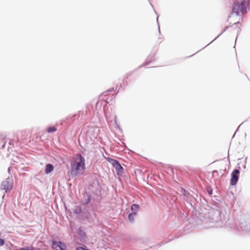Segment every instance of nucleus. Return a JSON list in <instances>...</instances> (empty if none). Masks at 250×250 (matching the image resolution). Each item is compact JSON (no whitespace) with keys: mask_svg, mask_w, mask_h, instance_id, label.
<instances>
[{"mask_svg":"<svg viewBox=\"0 0 250 250\" xmlns=\"http://www.w3.org/2000/svg\"><path fill=\"white\" fill-rule=\"evenodd\" d=\"M85 230L86 228L84 227H80L77 229V234L79 236L80 241L82 242H85L88 239Z\"/></svg>","mask_w":250,"mask_h":250,"instance_id":"11","label":"nucleus"},{"mask_svg":"<svg viewBox=\"0 0 250 250\" xmlns=\"http://www.w3.org/2000/svg\"><path fill=\"white\" fill-rule=\"evenodd\" d=\"M219 174H221V177H223L224 176V172H225V170H223V169H220L219 171Z\"/></svg>","mask_w":250,"mask_h":250,"instance_id":"33","label":"nucleus"},{"mask_svg":"<svg viewBox=\"0 0 250 250\" xmlns=\"http://www.w3.org/2000/svg\"><path fill=\"white\" fill-rule=\"evenodd\" d=\"M173 239V238L169 239L168 240V241H166L164 242H161V243H159L158 245H157L156 246H157L158 247H160L164 245V244L167 243L168 242L172 241Z\"/></svg>","mask_w":250,"mask_h":250,"instance_id":"28","label":"nucleus"},{"mask_svg":"<svg viewBox=\"0 0 250 250\" xmlns=\"http://www.w3.org/2000/svg\"><path fill=\"white\" fill-rule=\"evenodd\" d=\"M250 9V0H242L238 1L235 0L232 7L231 14H235L237 16H240L241 14L247 13Z\"/></svg>","mask_w":250,"mask_h":250,"instance_id":"4","label":"nucleus"},{"mask_svg":"<svg viewBox=\"0 0 250 250\" xmlns=\"http://www.w3.org/2000/svg\"><path fill=\"white\" fill-rule=\"evenodd\" d=\"M115 124H116V119L115 120Z\"/></svg>","mask_w":250,"mask_h":250,"instance_id":"43","label":"nucleus"},{"mask_svg":"<svg viewBox=\"0 0 250 250\" xmlns=\"http://www.w3.org/2000/svg\"><path fill=\"white\" fill-rule=\"evenodd\" d=\"M152 67H148V68H151ZM154 67H156V66H155Z\"/></svg>","mask_w":250,"mask_h":250,"instance_id":"42","label":"nucleus"},{"mask_svg":"<svg viewBox=\"0 0 250 250\" xmlns=\"http://www.w3.org/2000/svg\"><path fill=\"white\" fill-rule=\"evenodd\" d=\"M83 200L82 201L81 204L84 206L76 205L73 209V212L74 214L78 215V218L82 221H85L88 223H92L94 219L88 209V205L92 201V195L89 192L84 191L83 193Z\"/></svg>","mask_w":250,"mask_h":250,"instance_id":"1","label":"nucleus"},{"mask_svg":"<svg viewBox=\"0 0 250 250\" xmlns=\"http://www.w3.org/2000/svg\"><path fill=\"white\" fill-rule=\"evenodd\" d=\"M9 169H10V168H8V170L9 172Z\"/></svg>","mask_w":250,"mask_h":250,"instance_id":"47","label":"nucleus"},{"mask_svg":"<svg viewBox=\"0 0 250 250\" xmlns=\"http://www.w3.org/2000/svg\"><path fill=\"white\" fill-rule=\"evenodd\" d=\"M8 145L10 146H14V141L13 140H9V141L8 142Z\"/></svg>","mask_w":250,"mask_h":250,"instance_id":"35","label":"nucleus"},{"mask_svg":"<svg viewBox=\"0 0 250 250\" xmlns=\"http://www.w3.org/2000/svg\"><path fill=\"white\" fill-rule=\"evenodd\" d=\"M101 98L102 100H98L96 103L95 108L97 111H98L99 110H101L103 105L104 106L103 109L104 110V108L106 105V103H105V102L104 101L102 97Z\"/></svg>","mask_w":250,"mask_h":250,"instance_id":"15","label":"nucleus"},{"mask_svg":"<svg viewBox=\"0 0 250 250\" xmlns=\"http://www.w3.org/2000/svg\"><path fill=\"white\" fill-rule=\"evenodd\" d=\"M9 149H10V148H9V147H8V151H9Z\"/></svg>","mask_w":250,"mask_h":250,"instance_id":"44","label":"nucleus"},{"mask_svg":"<svg viewBox=\"0 0 250 250\" xmlns=\"http://www.w3.org/2000/svg\"><path fill=\"white\" fill-rule=\"evenodd\" d=\"M245 76L246 77V78H247L248 80H249V77H248V75H247L246 74H245Z\"/></svg>","mask_w":250,"mask_h":250,"instance_id":"40","label":"nucleus"},{"mask_svg":"<svg viewBox=\"0 0 250 250\" xmlns=\"http://www.w3.org/2000/svg\"><path fill=\"white\" fill-rule=\"evenodd\" d=\"M215 174L217 176H219V172L217 170H213L212 172V176L213 177L215 176Z\"/></svg>","mask_w":250,"mask_h":250,"instance_id":"32","label":"nucleus"},{"mask_svg":"<svg viewBox=\"0 0 250 250\" xmlns=\"http://www.w3.org/2000/svg\"><path fill=\"white\" fill-rule=\"evenodd\" d=\"M130 208L131 212H135L137 214L138 212L141 210V207L139 204H133L130 206Z\"/></svg>","mask_w":250,"mask_h":250,"instance_id":"17","label":"nucleus"},{"mask_svg":"<svg viewBox=\"0 0 250 250\" xmlns=\"http://www.w3.org/2000/svg\"><path fill=\"white\" fill-rule=\"evenodd\" d=\"M57 130V128L55 126H52V125L49 126L46 129V131L48 133L54 132L56 131Z\"/></svg>","mask_w":250,"mask_h":250,"instance_id":"24","label":"nucleus"},{"mask_svg":"<svg viewBox=\"0 0 250 250\" xmlns=\"http://www.w3.org/2000/svg\"><path fill=\"white\" fill-rule=\"evenodd\" d=\"M209 221L216 225V227L222 228L229 227L232 228V220H227V217L219 209H217L210 213Z\"/></svg>","mask_w":250,"mask_h":250,"instance_id":"3","label":"nucleus"},{"mask_svg":"<svg viewBox=\"0 0 250 250\" xmlns=\"http://www.w3.org/2000/svg\"><path fill=\"white\" fill-rule=\"evenodd\" d=\"M241 125H242V124H241V125H240L237 127V128L236 129V131H235V132L234 133V135H233V136L232 138H233V137H234V135H235L236 132L237 131H238V129H239V128L240 126Z\"/></svg>","mask_w":250,"mask_h":250,"instance_id":"39","label":"nucleus"},{"mask_svg":"<svg viewBox=\"0 0 250 250\" xmlns=\"http://www.w3.org/2000/svg\"><path fill=\"white\" fill-rule=\"evenodd\" d=\"M192 56H193V54H192V55H190V57H192Z\"/></svg>","mask_w":250,"mask_h":250,"instance_id":"46","label":"nucleus"},{"mask_svg":"<svg viewBox=\"0 0 250 250\" xmlns=\"http://www.w3.org/2000/svg\"><path fill=\"white\" fill-rule=\"evenodd\" d=\"M247 159H248V158H247V157H246V158H245V164H244V166H243V168H244V169H245V168H246V163H247Z\"/></svg>","mask_w":250,"mask_h":250,"instance_id":"37","label":"nucleus"},{"mask_svg":"<svg viewBox=\"0 0 250 250\" xmlns=\"http://www.w3.org/2000/svg\"><path fill=\"white\" fill-rule=\"evenodd\" d=\"M136 215L137 214L135 212H130L127 216L128 221L131 223H134L135 220L134 218Z\"/></svg>","mask_w":250,"mask_h":250,"instance_id":"21","label":"nucleus"},{"mask_svg":"<svg viewBox=\"0 0 250 250\" xmlns=\"http://www.w3.org/2000/svg\"><path fill=\"white\" fill-rule=\"evenodd\" d=\"M13 188V182L10 181L9 177L3 181L0 185V189L4 190L5 192L10 191Z\"/></svg>","mask_w":250,"mask_h":250,"instance_id":"10","label":"nucleus"},{"mask_svg":"<svg viewBox=\"0 0 250 250\" xmlns=\"http://www.w3.org/2000/svg\"><path fill=\"white\" fill-rule=\"evenodd\" d=\"M240 24V21H238L234 23H233L232 26L234 25H235L236 26H237L238 25H239Z\"/></svg>","mask_w":250,"mask_h":250,"instance_id":"38","label":"nucleus"},{"mask_svg":"<svg viewBox=\"0 0 250 250\" xmlns=\"http://www.w3.org/2000/svg\"><path fill=\"white\" fill-rule=\"evenodd\" d=\"M115 91L116 90L114 89V87L110 88L109 89H108L106 92L103 93L102 94V96H106L109 92H112Z\"/></svg>","mask_w":250,"mask_h":250,"instance_id":"25","label":"nucleus"},{"mask_svg":"<svg viewBox=\"0 0 250 250\" xmlns=\"http://www.w3.org/2000/svg\"><path fill=\"white\" fill-rule=\"evenodd\" d=\"M155 53L154 52H151L146 58V61L143 63V64L139 66L137 69H140L144 66H146L150 64L151 62H154L155 60Z\"/></svg>","mask_w":250,"mask_h":250,"instance_id":"13","label":"nucleus"},{"mask_svg":"<svg viewBox=\"0 0 250 250\" xmlns=\"http://www.w3.org/2000/svg\"><path fill=\"white\" fill-rule=\"evenodd\" d=\"M157 25H158V32H159V34H161V30H160V24H159V23L158 22V17H157Z\"/></svg>","mask_w":250,"mask_h":250,"instance_id":"34","label":"nucleus"},{"mask_svg":"<svg viewBox=\"0 0 250 250\" xmlns=\"http://www.w3.org/2000/svg\"><path fill=\"white\" fill-rule=\"evenodd\" d=\"M6 137L5 136H1V143H2V145L1 146V148H4L6 144Z\"/></svg>","mask_w":250,"mask_h":250,"instance_id":"26","label":"nucleus"},{"mask_svg":"<svg viewBox=\"0 0 250 250\" xmlns=\"http://www.w3.org/2000/svg\"><path fill=\"white\" fill-rule=\"evenodd\" d=\"M229 18H230V15H229L228 17Z\"/></svg>","mask_w":250,"mask_h":250,"instance_id":"41","label":"nucleus"},{"mask_svg":"<svg viewBox=\"0 0 250 250\" xmlns=\"http://www.w3.org/2000/svg\"><path fill=\"white\" fill-rule=\"evenodd\" d=\"M86 160L82 153H77L70 161V176L72 178L80 177L84 175L86 169Z\"/></svg>","mask_w":250,"mask_h":250,"instance_id":"2","label":"nucleus"},{"mask_svg":"<svg viewBox=\"0 0 250 250\" xmlns=\"http://www.w3.org/2000/svg\"><path fill=\"white\" fill-rule=\"evenodd\" d=\"M205 190L209 196H212L213 194V190L210 185H206L205 187Z\"/></svg>","mask_w":250,"mask_h":250,"instance_id":"18","label":"nucleus"},{"mask_svg":"<svg viewBox=\"0 0 250 250\" xmlns=\"http://www.w3.org/2000/svg\"><path fill=\"white\" fill-rule=\"evenodd\" d=\"M76 250H90L86 246H83L81 247H78L76 248Z\"/></svg>","mask_w":250,"mask_h":250,"instance_id":"27","label":"nucleus"},{"mask_svg":"<svg viewBox=\"0 0 250 250\" xmlns=\"http://www.w3.org/2000/svg\"><path fill=\"white\" fill-rule=\"evenodd\" d=\"M240 31H241V28L240 27H239L238 28V30H237V35H238L240 33ZM237 37H238V35H237V37L235 39V41H236V40L237 39Z\"/></svg>","mask_w":250,"mask_h":250,"instance_id":"36","label":"nucleus"},{"mask_svg":"<svg viewBox=\"0 0 250 250\" xmlns=\"http://www.w3.org/2000/svg\"><path fill=\"white\" fill-rule=\"evenodd\" d=\"M17 250H41V249L39 248L34 247L32 246H28L20 248Z\"/></svg>","mask_w":250,"mask_h":250,"instance_id":"19","label":"nucleus"},{"mask_svg":"<svg viewBox=\"0 0 250 250\" xmlns=\"http://www.w3.org/2000/svg\"><path fill=\"white\" fill-rule=\"evenodd\" d=\"M83 111H80L78 113L68 116L64 120L61 121V124L66 127H68L76 120H78L80 117V114H83Z\"/></svg>","mask_w":250,"mask_h":250,"instance_id":"6","label":"nucleus"},{"mask_svg":"<svg viewBox=\"0 0 250 250\" xmlns=\"http://www.w3.org/2000/svg\"><path fill=\"white\" fill-rule=\"evenodd\" d=\"M122 87V83H118L116 87L115 90L117 91L116 93H118Z\"/></svg>","mask_w":250,"mask_h":250,"instance_id":"29","label":"nucleus"},{"mask_svg":"<svg viewBox=\"0 0 250 250\" xmlns=\"http://www.w3.org/2000/svg\"><path fill=\"white\" fill-rule=\"evenodd\" d=\"M200 200H201V203L203 204H206V203H208L206 199L204 197H203V196H202V199L200 198Z\"/></svg>","mask_w":250,"mask_h":250,"instance_id":"30","label":"nucleus"},{"mask_svg":"<svg viewBox=\"0 0 250 250\" xmlns=\"http://www.w3.org/2000/svg\"><path fill=\"white\" fill-rule=\"evenodd\" d=\"M101 198L95 199V198H93L92 203L90 204L89 209L91 211L93 212V215L94 217H96V214L95 213V211L98 209L99 207L101 205Z\"/></svg>","mask_w":250,"mask_h":250,"instance_id":"12","label":"nucleus"},{"mask_svg":"<svg viewBox=\"0 0 250 250\" xmlns=\"http://www.w3.org/2000/svg\"><path fill=\"white\" fill-rule=\"evenodd\" d=\"M51 246L53 250H66L65 243L61 240L57 241L54 239L50 240Z\"/></svg>","mask_w":250,"mask_h":250,"instance_id":"9","label":"nucleus"},{"mask_svg":"<svg viewBox=\"0 0 250 250\" xmlns=\"http://www.w3.org/2000/svg\"><path fill=\"white\" fill-rule=\"evenodd\" d=\"M5 239L0 238V247L4 246L5 244Z\"/></svg>","mask_w":250,"mask_h":250,"instance_id":"31","label":"nucleus"},{"mask_svg":"<svg viewBox=\"0 0 250 250\" xmlns=\"http://www.w3.org/2000/svg\"><path fill=\"white\" fill-rule=\"evenodd\" d=\"M229 26H227L225 27V28L223 29V30L213 40H212L211 42H210L209 43L207 44L205 47H204L202 49H204L205 47L213 42L214 41H215L218 38H219L223 33H224L225 32H226L229 27Z\"/></svg>","mask_w":250,"mask_h":250,"instance_id":"22","label":"nucleus"},{"mask_svg":"<svg viewBox=\"0 0 250 250\" xmlns=\"http://www.w3.org/2000/svg\"><path fill=\"white\" fill-rule=\"evenodd\" d=\"M54 169V166L52 164L48 163L45 166L44 172L45 174L47 175L53 172Z\"/></svg>","mask_w":250,"mask_h":250,"instance_id":"16","label":"nucleus"},{"mask_svg":"<svg viewBox=\"0 0 250 250\" xmlns=\"http://www.w3.org/2000/svg\"><path fill=\"white\" fill-rule=\"evenodd\" d=\"M180 191L183 197L191 195L188 190H187L184 188H182Z\"/></svg>","mask_w":250,"mask_h":250,"instance_id":"23","label":"nucleus"},{"mask_svg":"<svg viewBox=\"0 0 250 250\" xmlns=\"http://www.w3.org/2000/svg\"><path fill=\"white\" fill-rule=\"evenodd\" d=\"M138 69H137V68L136 69H135V70H134L133 71H130L128 73H127L126 74V75L124 77V79H123V83H125L126 85H127V79L130 77L131 76L133 73L134 72H135L136 70H138Z\"/></svg>","mask_w":250,"mask_h":250,"instance_id":"20","label":"nucleus"},{"mask_svg":"<svg viewBox=\"0 0 250 250\" xmlns=\"http://www.w3.org/2000/svg\"><path fill=\"white\" fill-rule=\"evenodd\" d=\"M117 95V93H114L111 95L108 94L106 96H102L101 95V98L102 97L106 103H110L112 104L114 102V99Z\"/></svg>","mask_w":250,"mask_h":250,"instance_id":"14","label":"nucleus"},{"mask_svg":"<svg viewBox=\"0 0 250 250\" xmlns=\"http://www.w3.org/2000/svg\"><path fill=\"white\" fill-rule=\"evenodd\" d=\"M183 200L186 202V207L189 210V211L193 212L195 209L196 199L192 195L183 197Z\"/></svg>","mask_w":250,"mask_h":250,"instance_id":"8","label":"nucleus"},{"mask_svg":"<svg viewBox=\"0 0 250 250\" xmlns=\"http://www.w3.org/2000/svg\"><path fill=\"white\" fill-rule=\"evenodd\" d=\"M240 169L241 167L238 163L236 167L231 173L229 183L230 186H234L237 184L239 180Z\"/></svg>","mask_w":250,"mask_h":250,"instance_id":"7","label":"nucleus"},{"mask_svg":"<svg viewBox=\"0 0 250 250\" xmlns=\"http://www.w3.org/2000/svg\"><path fill=\"white\" fill-rule=\"evenodd\" d=\"M192 56H193V54H192V55H190V57H192Z\"/></svg>","mask_w":250,"mask_h":250,"instance_id":"45","label":"nucleus"},{"mask_svg":"<svg viewBox=\"0 0 250 250\" xmlns=\"http://www.w3.org/2000/svg\"><path fill=\"white\" fill-rule=\"evenodd\" d=\"M106 160L110 163L112 167L115 169L118 176L122 175L124 172V169L118 160L108 157Z\"/></svg>","mask_w":250,"mask_h":250,"instance_id":"5","label":"nucleus"}]
</instances>
